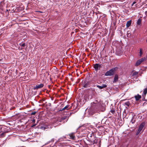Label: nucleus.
Masks as SVG:
<instances>
[{"mask_svg": "<svg viewBox=\"0 0 147 147\" xmlns=\"http://www.w3.org/2000/svg\"><path fill=\"white\" fill-rule=\"evenodd\" d=\"M101 106V102L96 100L91 103V108L92 109H99Z\"/></svg>", "mask_w": 147, "mask_h": 147, "instance_id": "obj_1", "label": "nucleus"}, {"mask_svg": "<svg viewBox=\"0 0 147 147\" xmlns=\"http://www.w3.org/2000/svg\"><path fill=\"white\" fill-rule=\"evenodd\" d=\"M115 69L113 68L107 71L105 74L106 76H111L113 75L115 71Z\"/></svg>", "mask_w": 147, "mask_h": 147, "instance_id": "obj_2", "label": "nucleus"}, {"mask_svg": "<svg viewBox=\"0 0 147 147\" xmlns=\"http://www.w3.org/2000/svg\"><path fill=\"white\" fill-rule=\"evenodd\" d=\"M44 86V84H41L40 85H36L34 87V90H38L39 88H42Z\"/></svg>", "mask_w": 147, "mask_h": 147, "instance_id": "obj_3", "label": "nucleus"}, {"mask_svg": "<svg viewBox=\"0 0 147 147\" xmlns=\"http://www.w3.org/2000/svg\"><path fill=\"white\" fill-rule=\"evenodd\" d=\"M100 65H99V64L96 63L94 65V68L96 71H97L99 69V67H100Z\"/></svg>", "mask_w": 147, "mask_h": 147, "instance_id": "obj_4", "label": "nucleus"}, {"mask_svg": "<svg viewBox=\"0 0 147 147\" xmlns=\"http://www.w3.org/2000/svg\"><path fill=\"white\" fill-rule=\"evenodd\" d=\"M96 86L97 87H98V88L100 89H102L105 88L107 87V86L105 84H102L101 86H100L99 85H96Z\"/></svg>", "mask_w": 147, "mask_h": 147, "instance_id": "obj_5", "label": "nucleus"}, {"mask_svg": "<svg viewBox=\"0 0 147 147\" xmlns=\"http://www.w3.org/2000/svg\"><path fill=\"white\" fill-rule=\"evenodd\" d=\"M69 138L72 140H74L75 138V135L74 133H71L69 135Z\"/></svg>", "mask_w": 147, "mask_h": 147, "instance_id": "obj_6", "label": "nucleus"}, {"mask_svg": "<svg viewBox=\"0 0 147 147\" xmlns=\"http://www.w3.org/2000/svg\"><path fill=\"white\" fill-rule=\"evenodd\" d=\"M144 125L145 124L144 123H142L139 126L138 130L141 131L142 130Z\"/></svg>", "mask_w": 147, "mask_h": 147, "instance_id": "obj_7", "label": "nucleus"}, {"mask_svg": "<svg viewBox=\"0 0 147 147\" xmlns=\"http://www.w3.org/2000/svg\"><path fill=\"white\" fill-rule=\"evenodd\" d=\"M118 80V76L117 75H115L114 78V80L113 82V83H115L117 82Z\"/></svg>", "mask_w": 147, "mask_h": 147, "instance_id": "obj_8", "label": "nucleus"}, {"mask_svg": "<svg viewBox=\"0 0 147 147\" xmlns=\"http://www.w3.org/2000/svg\"><path fill=\"white\" fill-rule=\"evenodd\" d=\"M138 74V72L134 71L132 73L131 77H136L137 76V75Z\"/></svg>", "mask_w": 147, "mask_h": 147, "instance_id": "obj_9", "label": "nucleus"}, {"mask_svg": "<svg viewBox=\"0 0 147 147\" xmlns=\"http://www.w3.org/2000/svg\"><path fill=\"white\" fill-rule=\"evenodd\" d=\"M135 98L136 100L137 101L139 100L140 98H141V95L138 94L137 95L135 96Z\"/></svg>", "mask_w": 147, "mask_h": 147, "instance_id": "obj_10", "label": "nucleus"}, {"mask_svg": "<svg viewBox=\"0 0 147 147\" xmlns=\"http://www.w3.org/2000/svg\"><path fill=\"white\" fill-rule=\"evenodd\" d=\"M131 20H129L126 23V26L127 27H129L131 25Z\"/></svg>", "mask_w": 147, "mask_h": 147, "instance_id": "obj_11", "label": "nucleus"}, {"mask_svg": "<svg viewBox=\"0 0 147 147\" xmlns=\"http://www.w3.org/2000/svg\"><path fill=\"white\" fill-rule=\"evenodd\" d=\"M49 126H41L40 127V128L43 130H45L46 129L48 128H49Z\"/></svg>", "mask_w": 147, "mask_h": 147, "instance_id": "obj_12", "label": "nucleus"}, {"mask_svg": "<svg viewBox=\"0 0 147 147\" xmlns=\"http://www.w3.org/2000/svg\"><path fill=\"white\" fill-rule=\"evenodd\" d=\"M142 62L141 61L139 60L137 61L136 62V66H138Z\"/></svg>", "mask_w": 147, "mask_h": 147, "instance_id": "obj_13", "label": "nucleus"}, {"mask_svg": "<svg viewBox=\"0 0 147 147\" xmlns=\"http://www.w3.org/2000/svg\"><path fill=\"white\" fill-rule=\"evenodd\" d=\"M20 46L21 47V49H24L25 46V43H24L22 44H20Z\"/></svg>", "mask_w": 147, "mask_h": 147, "instance_id": "obj_14", "label": "nucleus"}, {"mask_svg": "<svg viewBox=\"0 0 147 147\" xmlns=\"http://www.w3.org/2000/svg\"><path fill=\"white\" fill-rule=\"evenodd\" d=\"M89 85V83L88 82L86 83L85 84H84L83 85V86L84 88H87L88 86Z\"/></svg>", "mask_w": 147, "mask_h": 147, "instance_id": "obj_15", "label": "nucleus"}, {"mask_svg": "<svg viewBox=\"0 0 147 147\" xmlns=\"http://www.w3.org/2000/svg\"><path fill=\"white\" fill-rule=\"evenodd\" d=\"M69 105H67L66 106H65L64 108H63L61 110H65V109H67V110L68 109V107H69Z\"/></svg>", "mask_w": 147, "mask_h": 147, "instance_id": "obj_16", "label": "nucleus"}, {"mask_svg": "<svg viewBox=\"0 0 147 147\" xmlns=\"http://www.w3.org/2000/svg\"><path fill=\"white\" fill-rule=\"evenodd\" d=\"M141 20L140 19H138L137 21V24L138 25H140L141 24Z\"/></svg>", "mask_w": 147, "mask_h": 147, "instance_id": "obj_17", "label": "nucleus"}, {"mask_svg": "<svg viewBox=\"0 0 147 147\" xmlns=\"http://www.w3.org/2000/svg\"><path fill=\"white\" fill-rule=\"evenodd\" d=\"M142 55V49H140V56H141Z\"/></svg>", "mask_w": 147, "mask_h": 147, "instance_id": "obj_18", "label": "nucleus"}, {"mask_svg": "<svg viewBox=\"0 0 147 147\" xmlns=\"http://www.w3.org/2000/svg\"><path fill=\"white\" fill-rule=\"evenodd\" d=\"M139 60L141 61L142 63V62L146 60V58L145 57H144L143 58H142Z\"/></svg>", "mask_w": 147, "mask_h": 147, "instance_id": "obj_19", "label": "nucleus"}, {"mask_svg": "<svg viewBox=\"0 0 147 147\" xmlns=\"http://www.w3.org/2000/svg\"><path fill=\"white\" fill-rule=\"evenodd\" d=\"M134 117H133L131 121V122L132 123H133L135 122V120H134Z\"/></svg>", "mask_w": 147, "mask_h": 147, "instance_id": "obj_20", "label": "nucleus"}, {"mask_svg": "<svg viewBox=\"0 0 147 147\" xmlns=\"http://www.w3.org/2000/svg\"><path fill=\"white\" fill-rule=\"evenodd\" d=\"M36 112H33L31 113V115H34L36 114Z\"/></svg>", "mask_w": 147, "mask_h": 147, "instance_id": "obj_21", "label": "nucleus"}, {"mask_svg": "<svg viewBox=\"0 0 147 147\" xmlns=\"http://www.w3.org/2000/svg\"><path fill=\"white\" fill-rule=\"evenodd\" d=\"M141 131H139V130H138L137 133H136V134L137 135H138L139 133Z\"/></svg>", "mask_w": 147, "mask_h": 147, "instance_id": "obj_22", "label": "nucleus"}, {"mask_svg": "<svg viewBox=\"0 0 147 147\" xmlns=\"http://www.w3.org/2000/svg\"><path fill=\"white\" fill-rule=\"evenodd\" d=\"M136 3V2H134L133 3H132V4L131 5V6H133L134 5V4H135Z\"/></svg>", "mask_w": 147, "mask_h": 147, "instance_id": "obj_23", "label": "nucleus"}, {"mask_svg": "<svg viewBox=\"0 0 147 147\" xmlns=\"http://www.w3.org/2000/svg\"><path fill=\"white\" fill-rule=\"evenodd\" d=\"M35 120L34 119H33V120H32V122H35Z\"/></svg>", "mask_w": 147, "mask_h": 147, "instance_id": "obj_24", "label": "nucleus"}, {"mask_svg": "<svg viewBox=\"0 0 147 147\" xmlns=\"http://www.w3.org/2000/svg\"><path fill=\"white\" fill-rule=\"evenodd\" d=\"M65 119V118H62V120H64Z\"/></svg>", "mask_w": 147, "mask_h": 147, "instance_id": "obj_25", "label": "nucleus"}, {"mask_svg": "<svg viewBox=\"0 0 147 147\" xmlns=\"http://www.w3.org/2000/svg\"><path fill=\"white\" fill-rule=\"evenodd\" d=\"M36 125V124H35L34 125H33L32 126V127L34 126H35Z\"/></svg>", "mask_w": 147, "mask_h": 147, "instance_id": "obj_26", "label": "nucleus"}, {"mask_svg": "<svg viewBox=\"0 0 147 147\" xmlns=\"http://www.w3.org/2000/svg\"><path fill=\"white\" fill-rule=\"evenodd\" d=\"M145 13H146H146H147V11H145Z\"/></svg>", "mask_w": 147, "mask_h": 147, "instance_id": "obj_27", "label": "nucleus"}, {"mask_svg": "<svg viewBox=\"0 0 147 147\" xmlns=\"http://www.w3.org/2000/svg\"><path fill=\"white\" fill-rule=\"evenodd\" d=\"M58 121H59V122H61V121H59V120H58Z\"/></svg>", "mask_w": 147, "mask_h": 147, "instance_id": "obj_28", "label": "nucleus"}, {"mask_svg": "<svg viewBox=\"0 0 147 147\" xmlns=\"http://www.w3.org/2000/svg\"><path fill=\"white\" fill-rule=\"evenodd\" d=\"M146 42H147V40H146Z\"/></svg>", "mask_w": 147, "mask_h": 147, "instance_id": "obj_29", "label": "nucleus"}]
</instances>
